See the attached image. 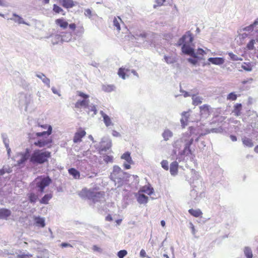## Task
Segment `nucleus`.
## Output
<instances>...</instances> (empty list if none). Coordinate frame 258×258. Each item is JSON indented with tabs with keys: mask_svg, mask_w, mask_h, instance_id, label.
<instances>
[{
	"mask_svg": "<svg viewBox=\"0 0 258 258\" xmlns=\"http://www.w3.org/2000/svg\"><path fill=\"white\" fill-rule=\"evenodd\" d=\"M194 38L190 31H187L186 34L183 35L178 41V45L183 44L181 47L182 52L185 54L190 55L195 58L197 57L196 54L195 53L192 43Z\"/></svg>",
	"mask_w": 258,
	"mask_h": 258,
	"instance_id": "obj_1",
	"label": "nucleus"
},
{
	"mask_svg": "<svg viewBox=\"0 0 258 258\" xmlns=\"http://www.w3.org/2000/svg\"><path fill=\"white\" fill-rule=\"evenodd\" d=\"M51 157L50 152L44 150L36 149L33 151L29 158L30 162L34 165L47 163Z\"/></svg>",
	"mask_w": 258,
	"mask_h": 258,
	"instance_id": "obj_2",
	"label": "nucleus"
},
{
	"mask_svg": "<svg viewBox=\"0 0 258 258\" xmlns=\"http://www.w3.org/2000/svg\"><path fill=\"white\" fill-rule=\"evenodd\" d=\"M98 188L92 189H83L80 192V197L82 199L91 200L94 203L98 202L104 195V192L97 191Z\"/></svg>",
	"mask_w": 258,
	"mask_h": 258,
	"instance_id": "obj_3",
	"label": "nucleus"
},
{
	"mask_svg": "<svg viewBox=\"0 0 258 258\" xmlns=\"http://www.w3.org/2000/svg\"><path fill=\"white\" fill-rule=\"evenodd\" d=\"M77 93L78 96L82 98V100H78L75 104V107L77 109H80L82 108H87L89 103V95L81 91H77Z\"/></svg>",
	"mask_w": 258,
	"mask_h": 258,
	"instance_id": "obj_4",
	"label": "nucleus"
},
{
	"mask_svg": "<svg viewBox=\"0 0 258 258\" xmlns=\"http://www.w3.org/2000/svg\"><path fill=\"white\" fill-rule=\"evenodd\" d=\"M36 187L39 188L40 192H43L45 187L48 186L51 182L49 177L38 176L35 179Z\"/></svg>",
	"mask_w": 258,
	"mask_h": 258,
	"instance_id": "obj_5",
	"label": "nucleus"
},
{
	"mask_svg": "<svg viewBox=\"0 0 258 258\" xmlns=\"http://www.w3.org/2000/svg\"><path fill=\"white\" fill-rule=\"evenodd\" d=\"M42 138L39 139L37 141L34 142V145L39 148L46 147L47 148H50L52 146V139L49 136L41 137Z\"/></svg>",
	"mask_w": 258,
	"mask_h": 258,
	"instance_id": "obj_6",
	"label": "nucleus"
},
{
	"mask_svg": "<svg viewBox=\"0 0 258 258\" xmlns=\"http://www.w3.org/2000/svg\"><path fill=\"white\" fill-rule=\"evenodd\" d=\"M86 132L82 128H80L75 134L73 141L75 143H78L82 141V139L86 136Z\"/></svg>",
	"mask_w": 258,
	"mask_h": 258,
	"instance_id": "obj_7",
	"label": "nucleus"
},
{
	"mask_svg": "<svg viewBox=\"0 0 258 258\" xmlns=\"http://www.w3.org/2000/svg\"><path fill=\"white\" fill-rule=\"evenodd\" d=\"M40 127H42L43 128H47V131L46 132L36 133L35 134V136L37 137H44L45 136H49L51 134L52 127L51 126H50V125L48 126H47V125H41Z\"/></svg>",
	"mask_w": 258,
	"mask_h": 258,
	"instance_id": "obj_8",
	"label": "nucleus"
},
{
	"mask_svg": "<svg viewBox=\"0 0 258 258\" xmlns=\"http://www.w3.org/2000/svg\"><path fill=\"white\" fill-rule=\"evenodd\" d=\"M58 3L64 8L70 9L75 6L73 0H58Z\"/></svg>",
	"mask_w": 258,
	"mask_h": 258,
	"instance_id": "obj_9",
	"label": "nucleus"
},
{
	"mask_svg": "<svg viewBox=\"0 0 258 258\" xmlns=\"http://www.w3.org/2000/svg\"><path fill=\"white\" fill-rule=\"evenodd\" d=\"M137 201L141 204H146L148 201V197L140 191L136 195Z\"/></svg>",
	"mask_w": 258,
	"mask_h": 258,
	"instance_id": "obj_10",
	"label": "nucleus"
},
{
	"mask_svg": "<svg viewBox=\"0 0 258 258\" xmlns=\"http://www.w3.org/2000/svg\"><path fill=\"white\" fill-rule=\"evenodd\" d=\"M122 172L121 168L118 166H114L113 172L110 174V177L112 180L115 181L118 178V174Z\"/></svg>",
	"mask_w": 258,
	"mask_h": 258,
	"instance_id": "obj_11",
	"label": "nucleus"
},
{
	"mask_svg": "<svg viewBox=\"0 0 258 258\" xmlns=\"http://www.w3.org/2000/svg\"><path fill=\"white\" fill-rule=\"evenodd\" d=\"M11 214V212L10 210L6 208L0 209V219H5L7 220Z\"/></svg>",
	"mask_w": 258,
	"mask_h": 258,
	"instance_id": "obj_12",
	"label": "nucleus"
},
{
	"mask_svg": "<svg viewBox=\"0 0 258 258\" xmlns=\"http://www.w3.org/2000/svg\"><path fill=\"white\" fill-rule=\"evenodd\" d=\"M55 23L57 26L63 29H66L69 25L68 22L63 18L56 19Z\"/></svg>",
	"mask_w": 258,
	"mask_h": 258,
	"instance_id": "obj_13",
	"label": "nucleus"
},
{
	"mask_svg": "<svg viewBox=\"0 0 258 258\" xmlns=\"http://www.w3.org/2000/svg\"><path fill=\"white\" fill-rule=\"evenodd\" d=\"M100 113L103 118V121L105 124L106 126H110V125H113V123L111 121V119L108 115L105 114L103 111H101Z\"/></svg>",
	"mask_w": 258,
	"mask_h": 258,
	"instance_id": "obj_14",
	"label": "nucleus"
},
{
	"mask_svg": "<svg viewBox=\"0 0 258 258\" xmlns=\"http://www.w3.org/2000/svg\"><path fill=\"white\" fill-rule=\"evenodd\" d=\"M200 112L201 115H210L211 107L207 104H204L200 107Z\"/></svg>",
	"mask_w": 258,
	"mask_h": 258,
	"instance_id": "obj_15",
	"label": "nucleus"
},
{
	"mask_svg": "<svg viewBox=\"0 0 258 258\" xmlns=\"http://www.w3.org/2000/svg\"><path fill=\"white\" fill-rule=\"evenodd\" d=\"M189 118V114L187 112H183L182 113V117L180 119V122L182 127H184L187 125Z\"/></svg>",
	"mask_w": 258,
	"mask_h": 258,
	"instance_id": "obj_16",
	"label": "nucleus"
},
{
	"mask_svg": "<svg viewBox=\"0 0 258 258\" xmlns=\"http://www.w3.org/2000/svg\"><path fill=\"white\" fill-rule=\"evenodd\" d=\"M178 165L176 161L171 162L170 167H169V170H170V174H172L173 176L177 174L178 172Z\"/></svg>",
	"mask_w": 258,
	"mask_h": 258,
	"instance_id": "obj_17",
	"label": "nucleus"
},
{
	"mask_svg": "<svg viewBox=\"0 0 258 258\" xmlns=\"http://www.w3.org/2000/svg\"><path fill=\"white\" fill-rule=\"evenodd\" d=\"M189 213L194 217H201L203 212L200 209H190L188 210Z\"/></svg>",
	"mask_w": 258,
	"mask_h": 258,
	"instance_id": "obj_18",
	"label": "nucleus"
},
{
	"mask_svg": "<svg viewBox=\"0 0 258 258\" xmlns=\"http://www.w3.org/2000/svg\"><path fill=\"white\" fill-rule=\"evenodd\" d=\"M69 173L72 175L75 179H79L80 178V172L78 171L75 168H71L69 169Z\"/></svg>",
	"mask_w": 258,
	"mask_h": 258,
	"instance_id": "obj_19",
	"label": "nucleus"
},
{
	"mask_svg": "<svg viewBox=\"0 0 258 258\" xmlns=\"http://www.w3.org/2000/svg\"><path fill=\"white\" fill-rule=\"evenodd\" d=\"M34 221H35V225L37 226L43 228L45 225L44 220L43 218H40V217H35L34 218Z\"/></svg>",
	"mask_w": 258,
	"mask_h": 258,
	"instance_id": "obj_20",
	"label": "nucleus"
},
{
	"mask_svg": "<svg viewBox=\"0 0 258 258\" xmlns=\"http://www.w3.org/2000/svg\"><path fill=\"white\" fill-rule=\"evenodd\" d=\"M194 141V140L192 139H191L190 141H189L186 144L184 147V149L183 150V152L184 154H191V151L190 149V146L192 144Z\"/></svg>",
	"mask_w": 258,
	"mask_h": 258,
	"instance_id": "obj_21",
	"label": "nucleus"
},
{
	"mask_svg": "<svg viewBox=\"0 0 258 258\" xmlns=\"http://www.w3.org/2000/svg\"><path fill=\"white\" fill-rule=\"evenodd\" d=\"M242 109V105L240 103H237L234 106L233 112L236 116H239L241 114V110Z\"/></svg>",
	"mask_w": 258,
	"mask_h": 258,
	"instance_id": "obj_22",
	"label": "nucleus"
},
{
	"mask_svg": "<svg viewBox=\"0 0 258 258\" xmlns=\"http://www.w3.org/2000/svg\"><path fill=\"white\" fill-rule=\"evenodd\" d=\"M139 191L141 192L142 194L146 193L147 195L150 196L151 195L153 192V188H150L148 186H143L141 189H140Z\"/></svg>",
	"mask_w": 258,
	"mask_h": 258,
	"instance_id": "obj_23",
	"label": "nucleus"
},
{
	"mask_svg": "<svg viewBox=\"0 0 258 258\" xmlns=\"http://www.w3.org/2000/svg\"><path fill=\"white\" fill-rule=\"evenodd\" d=\"M209 60L215 64H221L224 62V59L221 57H211Z\"/></svg>",
	"mask_w": 258,
	"mask_h": 258,
	"instance_id": "obj_24",
	"label": "nucleus"
},
{
	"mask_svg": "<svg viewBox=\"0 0 258 258\" xmlns=\"http://www.w3.org/2000/svg\"><path fill=\"white\" fill-rule=\"evenodd\" d=\"M122 22V20L121 18L119 16L115 17L113 19V25L116 27V29L118 31H120L121 29V27L120 25V22Z\"/></svg>",
	"mask_w": 258,
	"mask_h": 258,
	"instance_id": "obj_25",
	"label": "nucleus"
},
{
	"mask_svg": "<svg viewBox=\"0 0 258 258\" xmlns=\"http://www.w3.org/2000/svg\"><path fill=\"white\" fill-rule=\"evenodd\" d=\"M192 104L197 106L202 103V98L196 95L192 96Z\"/></svg>",
	"mask_w": 258,
	"mask_h": 258,
	"instance_id": "obj_26",
	"label": "nucleus"
},
{
	"mask_svg": "<svg viewBox=\"0 0 258 258\" xmlns=\"http://www.w3.org/2000/svg\"><path fill=\"white\" fill-rule=\"evenodd\" d=\"M52 194L45 195L40 200V203L41 204H48V201L52 198Z\"/></svg>",
	"mask_w": 258,
	"mask_h": 258,
	"instance_id": "obj_27",
	"label": "nucleus"
},
{
	"mask_svg": "<svg viewBox=\"0 0 258 258\" xmlns=\"http://www.w3.org/2000/svg\"><path fill=\"white\" fill-rule=\"evenodd\" d=\"M102 89L106 92H111L114 90L115 87L112 85H104L102 87Z\"/></svg>",
	"mask_w": 258,
	"mask_h": 258,
	"instance_id": "obj_28",
	"label": "nucleus"
},
{
	"mask_svg": "<svg viewBox=\"0 0 258 258\" xmlns=\"http://www.w3.org/2000/svg\"><path fill=\"white\" fill-rule=\"evenodd\" d=\"M14 18H11V20H14L15 22H17L19 24H26L25 21L23 20V19L16 14H13Z\"/></svg>",
	"mask_w": 258,
	"mask_h": 258,
	"instance_id": "obj_29",
	"label": "nucleus"
},
{
	"mask_svg": "<svg viewBox=\"0 0 258 258\" xmlns=\"http://www.w3.org/2000/svg\"><path fill=\"white\" fill-rule=\"evenodd\" d=\"M243 145L248 147H252L253 146V143L252 140L247 138H244L242 140Z\"/></svg>",
	"mask_w": 258,
	"mask_h": 258,
	"instance_id": "obj_30",
	"label": "nucleus"
},
{
	"mask_svg": "<svg viewBox=\"0 0 258 258\" xmlns=\"http://www.w3.org/2000/svg\"><path fill=\"white\" fill-rule=\"evenodd\" d=\"M244 253L247 258H252L253 254L250 247L246 246L244 248Z\"/></svg>",
	"mask_w": 258,
	"mask_h": 258,
	"instance_id": "obj_31",
	"label": "nucleus"
},
{
	"mask_svg": "<svg viewBox=\"0 0 258 258\" xmlns=\"http://www.w3.org/2000/svg\"><path fill=\"white\" fill-rule=\"evenodd\" d=\"M121 158L125 160L128 163H132L133 161L128 152L124 153L121 156Z\"/></svg>",
	"mask_w": 258,
	"mask_h": 258,
	"instance_id": "obj_32",
	"label": "nucleus"
},
{
	"mask_svg": "<svg viewBox=\"0 0 258 258\" xmlns=\"http://www.w3.org/2000/svg\"><path fill=\"white\" fill-rule=\"evenodd\" d=\"M29 201L31 203H36L37 202V200L38 198V195L36 194L31 192L28 195Z\"/></svg>",
	"mask_w": 258,
	"mask_h": 258,
	"instance_id": "obj_33",
	"label": "nucleus"
},
{
	"mask_svg": "<svg viewBox=\"0 0 258 258\" xmlns=\"http://www.w3.org/2000/svg\"><path fill=\"white\" fill-rule=\"evenodd\" d=\"M162 136L165 141H168L173 136V134L170 130H167L164 132Z\"/></svg>",
	"mask_w": 258,
	"mask_h": 258,
	"instance_id": "obj_34",
	"label": "nucleus"
},
{
	"mask_svg": "<svg viewBox=\"0 0 258 258\" xmlns=\"http://www.w3.org/2000/svg\"><path fill=\"white\" fill-rule=\"evenodd\" d=\"M28 152L25 153L21 154V158L20 159V160L18 161V163L19 164H21L22 163H24L28 159Z\"/></svg>",
	"mask_w": 258,
	"mask_h": 258,
	"instance_id": "obj_35",
	"label": "nucleus"
},
{
	"mask_svg": "<svg viewBox=\"0 0 258 258\" xmlns=\"http://www.w3.org/2000/svg\"><path fill=\"white\" fill-rule=\"evenodd\" d=\"M241 67L246 71H251L252 69V66L250 62H244Z\"/></svg>",
	"mask_w": 258,
	"mask_h": 258,
	"instance_id": "obj_36",
	"label": "nucleus"
},
{
	"mask_svg": "<svg viewBox=\"0 0 258 258\" xmlns=\"http://www.w3.org/2000/svg\"><path fill=\"white\" fill-rule=\"evenodd\" d=\"M128 70L126 69L125 70L124 68H119L118 74V75L121 77L123 79H125V72H127Z\"/></svg>",
	"mask_w": 258,
	"mask_h": 258,
	"instance_id": "obj_37",
	"label": "nucleus"
},
{
	"mask_svg": "<svg viewBox=\"0 0 258 258\" xmlns=\"http://www.w3.org/2000/svg\"><path fill=\"white\" fill-rule=\"evenodd\" d=\"M53 11L56 14L63 13L64 12L63 10L61 7L55 4L53 5Z\"/></svg>",
	"mask_w": 258,
	"mask_h": 258,
	"instance_id": "obj_38",
	"label": "nucleus"
},
{
	"mask_svg": "<svg viewBox=\"0 0 258 258\" xmlns=\"http://www.w3.org/2000/svg\"><path fill=\"white\" fill-rule=\"evenodd\" d=\"M228 54L230 57V59L232 60L236 61L242 60V58L238 57L237 55L233 54L232 52H229Z\"/></svg>",
	"mask_w": 258,
	"mask_h": 258,
	"instance_id": "obj_39",
	"label": "nucleus"
},
{
	"mask_svg": "<svg viewBox=\"0 0 258 258\" xmlns=\"http://www.w3.org/2000/svg\"><path fill=\"white\" fill-rule=\"evenodd\" d=\"M164 58L168 63H173L176 61L175 58L172 56H165Z\"/></svg>",
	"mask_w": 258,
	"mask_h": 258,
	"instance_id": "obj_40",
	"label": "nucleus"
},
{
	"mask_svg": "<svg viewBox=\"0 0 258 258\" xmlns=\"http://www.w3.org/2000/svg\"><path fill=\"white\" fill-rule=\"evenodd\" d=\"M127 254L126 250L123 249L119 251L117 255L119 258H123Z\"/></svg>",
	"mask_w": 258,
	"mask_h": 258,
	"instance_id": "obj_41",
	"label": "nucleus"
},
{
	"mask_svg": "<svg viewBox=\"0 0 258 258\" xmlns=\"http://www.w3.org/2000/svg\"><path fill=\"white\" fill-rule=\"evenodd\" d=\"M255 41L251 40L247 44L246 47L248 50H253L254 48Z\"/></svg>",
	"mask_w": 258,
	"mask_h": 258,
	"instance_id": "obj_42",
	"label": "nucleus"
},
{
	"mask_svg": "<svg viewBox=\"0 0 258 258\" xmlns=\"http://www.w3.org/2000/svg\"><path fill=\"white\" fill-rule=\"evenodd\" d=\"M165 1L166 0H156L155 2L156 4L154 5V8L163 6Z\"/></svg>",
	"mask_w": 258,
	"mask_h": 258,
	"instance_id": "obj_43",
	"label": "nucleus"
},
{
	"mask_svg": "<svg viewBox=\"0 0 258 258\" xmlns=\"http://www.w3.org/2000/svg\"><path fill=\"white\" fill-rule=\"evenodd\" d=\"M227 99L228 100L235 101L237 99V95L236 94H235L234 93H230L227 96Z\"/></svg>",
	"mask_w": 258,
	"mask_h": 258,
	"instance_id": "obj_44",
	"label": "nucleus"
},
{
	"mask_svg": "<svg viewBox=\"0 0 258 258\" xmlns=\"http://www.w3.org/2000/svg\"><path fill=\"white\" fill-rule=\"evenodd\" d=\"M161 165L162 167L165 170H167L169 169L168 162L167 160H164L161 162Z\"/></svg>",
	"mask_w": 258,
	"mask_h": 258,
	"instance_id": "obj_45",
	"label": "nucleus"
},
{
	"mask_svg": "<svg viewBox=\"0 0 258 258\" xmlns=\"http://www.w3.org/2000/svg\"><path fill=\"white\" fill-rule=\"evenodd\" d=\"M104 160L106 162H112L113 157L112 156L107 155L104 157Z\"/></svg>",
	"mask_w": 258,
	"mask_h": 258,
	"instance_id": "obj_46",
	"label": "nucleus"
},
{
	"mask_svg": "<svg viewBox=\"0 0 258 258\" xmlns=\"http://www.w3.org/2000/svg\"><path fill=\"white\" fill-rule=\"evenodd\" d=\"M253 25H252L251 24L248 26H246L245 27H244L243 28V30L244 31H251L253 30Z\"/></svg>",
	"mask_w": 258,
	"mask_h": 258,
	"instance_id": "obj_47",
	"label": "nucleus"
},
{
	"mask_svg": "<svg viewBox=\"0 0 258 258\" xmlns=\"http://www.w3.org/2000/svg\"><path fill=\"white\" fill-rule=\"evenodd\" d=\"M62 248H63V247H73V245H71V244L70 243H66V242H63L62 243H61L60 245Z\"/></svg>",
	"mask_w": 258,
	"mask_h": 258,
	"instance_id": "obj_48",
	"label": "nucleus"
},
{
	"mask_svg": "<svg viewBox=\"0 0 258 258\" xmlns=\"http://www.w3.org/2000/svg\"><path fill=\"white\" fill-rule=\"evenodd\" d=\"M206 53L205 50L202 48H199L197 50V54L199 55H204Z\"/></svg>",
	"mask_w": 258,
	"mask_h": 258,
	"instance_id": "obj_49",
	"label": "nucleus"
},
{
	"mask_svg": "<svg viewBox=\"0 0 258 258\" xmlns=\"http://www.w3.org/2000/svg\"><path fill=\"white\" fill-rule=\"evenodd\" d=\"M140 255L142 257H146V251L143 249H141L140 252Z\"/></svg>",
	"mask_w": 258,
	"mask_h": 258,
	"instance_id": "obj_50",
	"label": "nucleus"
},
{
	"mask_svg": "<svg viewBox=\"0 0 258 258\" xmlns=\"http://www.w3.org/2000/svg\"><path fill=\"white\" fill-rule=\"evenodd\" d=\"M187 60L193 64H196L198 62V60L196 59L188 58Z\"/></svg>",
	"mask_w": 258,
	"mask_h": 258,
	"instance_id": "obj_51",
	"label": "nucleus"
},
{
	"mask_svg": "<svg viewBox=\"0 0 258 258\" xmlns=\"http://www.w3.org/2000/svg\"><path fill=\"white\" fill-rule=\"evenodd\" d=\"M112 136L115 137H120V134L118 132H117V131H114V130L112 131Z\"/></svg>",
	"mask_w": 258,
	"mask_h": 258,
	"instance_id": "obj_52",
	"label": "nucleus"
},
{
	"mask_svg": "<svg viewBox=\"0 0 258 258\" xmlns=\"http://www.w3.org/2000/svg\"><path fill=\"white\" fill-rule=\"evenodd\" d=\"M68 26H69L70 28L73 30H75L76 28V24L75 23L69 24Z\"/></svg>",
	"mask_w": 258,
	"mask_h": 258,
	"instance_id": "obj_53",
	"label": "nucleus"
},
{
	"mask_svg": "<svg viewBox=\"0 0 258 258\" xmlns=\"http://www.w3.org/2000/svg\"><path fill=\"white\" fill-rule=\"evenodd\" d=\"M105 220L107 221H112L113 220V219L111 217V215L109 214L108 215L106 218H105Z\"/></svg>",
	"mask_w": 258,
	"mask_h": 258,
	"instance_id": "obj_54",
	"label": "nucleus"
},
{
	"mask_svg": "<svg viewBox=\"0 0 258 258\" xmlns=\"http://www.w3.org/2000/svg\"><path fill=\"white\" fill-rule=\"evenodd\" d=\"M42 81H43V82L44 83H46V84H48V83H49V79H48L46 77H45V76L43 77V79Z\"/></svg>",
	"mask_w": 258,
	"mask_h": 258,
	"instance_id": "obj_55",
	"label": "nucleus"
},
{
	"mask_svg": "<svg viewBox=\"0 0 258 258\" xmlns=\"http://www.w3.org/2000/svg\"><path fill=\"white\" fill-rule=\"evenodd\" d=\"M230 138L233 142H235L237 140V138L235 136L231 135Z\"/></svg>",
	"mask_w": 258,
	"mask_h": 258,
	"instance_id": "obj_56",
	"label": "nucleus"
},
{
	"mask_svg": "<svg viewBox=\"0 0 258 258\" xmlns=\"http://www.w3.org/2000/svg\"><path fill=\"white\" fill-rule=\"evenodd\" d=\"M191 228L192 234L195 235L196 234V229L195 228L194 226L192 224L191 225Z\"/></svg>",
	"mask_w": 258,
	"mask_h": 258,
	"instance_id": "obj_57",
	"label": "nucleus"
},
{
	"mask_svg": "<svg viewBox=\"0 0 258 258\" xmlns=\"http://www.w3.org/2000/svg\"><path fill=\"white\" fill-rule=\"evenodd\" d=\"M130 164L131 163H125L124 164V167H125V168L126 169H130L131 168V166H130Z\"/></svg>",
	"mask_w": 258,
	"mask_h": 258,
	"instance_id": "obj_58",
	"label": "nucleus"
},
{
	"mask_svg": "<svg viewBox=\"0 0 258 258\" xmlns=\"http://www.w3.org/2000/svg\"><path fill=\"white\" fill-rule=\"evenodd\" d=\"M140 37H142V38H146L147 37V34L144 32L143 33H141L139 35Z\"/></svg>",
	"mask_w": 258,
	"mask_h": 258,
	"instance_id": "obj_59",
	"label": "nucleus"
},
{
	"mask_svg": "<svg viewBox=\"0 0 258 258\" xmlns=\"http://www.w3.org/2000/svg\"><path fill=\"white\" fill-rule=\"evenodd\" d=\"M258 24V19L255 20V21L253 22V24L251 25H253V27H254L255 26L257 25Z\"/></svg>",
	"mask_w": 258,
	"mask_h": 258,
	"instance_id": "obj_60",
	"label": "nucleus"
},
{
	"mask_svg": "<svg viewBox=\"0 0 258 258\" xmlns=\"http://www.w3.org/2000/svg\"><path fill=\"white\" fill-rule=\"evenodd\" d=\"M5 2L4 0H0V6H4Z\"/></svg>",
	"mask_w": 258,
	"mask_h": 258,
	"instance_id": "obj_61",
	"label": "nucleus"
},
{
	"mask_svg": "<svg viewBox=\"0 0 258 258\" xmlns=\"http://www.w3.org/2000/svg\"><path fill=\"white\" fill-rule=\"evenodd\" d=\"M161 224L162 225V227H164L165 226V225H166V223L164 221H163V220L162 221H161Z\"/></svg>",
	"mask_w": 258,
	"mask_h": 258,
	"instance_id": "obj_62",
	"label": "nucleus"
},
{
	"mask_svg": "<svg viewBox=\"0 0 258 258\" xmlns=\"http://www.w3.org/2000/svg\"><path fill=\"white\" fill-rule=\"evenodd\" d=\"M85 12L87 13V14L91 15V11L90 9H87L85 10Z\"/></svg>",
	"mask_w": 258,
	"mask_h": 258,
	"instance_id": "obj_63",
	"label": "nucleus"
},
{
	"mask_svg": "<svg viewBox=\"0 0 258 258\" xmlns=\"http://www.w3.org/2000/svg\"><path fill=\"white\" fill-rule=\"evenodd\" d=\"M254 151L258 153V145L254 148Z\"/></svg>",
	"mask_w": 258,
	"mask_h": 258,
	"instance_id": "obj_64",
	"label": "nucleus"
}]
</instances>
